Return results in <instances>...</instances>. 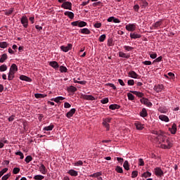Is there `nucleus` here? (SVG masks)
<instances>
[{"label": "nucleus", "mask_w": 180, "mask_h": 180, "mask_svg": "<svg viewBox=\"0 0 180 180\" xmlns=\"http://www.w3.org/2000/svg\"><path fill=\"white\" fill-rule=\"evenodd\" d=\"M11 176V173H8L2 176L1 180H8V179Z\"/></svg>", "instance_id": "54"}, {"label": "nucleus", "mask_w": 180, "mask_h": 180, "mask_svg": "<svg viewBox=\"0 0 180 180\" xmlns=\"http://www.w3.org/2000/svg\"><path fill=\"white\" fill-rule=\"evenodd\" d=\"M162 56H159L158 58H156L154 60V63H160V61H162Z\"/></svg>", "instance_id": "60"}, {"label": "nucleus", "mask_w": 180, "mask_h": 180, "mask_svg": "<svg viewBox=\"0 0 180 180\" xmlns=\"http://www.w3.org/2000/svg\"><path fill=\"white\" fill-rule=\"evenodd\" d=\"M79 33L82 34H91V30L88 28H83L80 30Z\"/></svg>", "instance_id": "17"}, {"label": "nucleus", "mask_w": 180, "mask_h": 180, "mask_svg": "<svg viewBox=\"0 0 180 180\" xmlns=\"http://www.w3.org/2000/svg\"><path fill=\"white\" fill-rule=\"evenodd\" d=\"M166 144L165 143L161 144L160 145L161 148H164L165 150H169V148L172 147V143H171V141H169V139H167Z\"/></svg>", "instance_id": "6"}, {"label": "nucleus", "mask_w": 180, "mask_h": 180, "mask_svg": "<svg viewBox=\"0 0 180 180\" xmlns=\"http://www.w3.org/2000/svg\"><path fill=\"white\" fill-rule=\"evenodd\" d=\"M49 65L55 70H58V68H60V65H58V63H57V61H51L49 63Z\"/></svg>", "instance_id": "12"}, {"label": "nucleus", "mask_w": 180, "mask_h": 180, "mask_svg": "<svg viewBox=\"0 0 180 180\" xmlns=\"http://www.w3.org/2000/svg\"><path fill=\"white\" fill-rule=\"evenodd\" d=\"M68 174H69V175H71V176H78V172L74 169L69 170Z\"/></svg>", "instance_id": "24"}, {"label": "nucleus", "mask_w": 180, "mask_h": 180, "mask_svg": "<svg viewBox=\"0 0 180 180\" xmlns=\"http://www.w3.org/2000/svg\"><path fill=\"white\" fill-rule=\"evenodd\" d=\"M130 37H131V39H140V37H141V35H140V34H137V33H131Z\"/></svg>", "instance_id": "30"}, {"label": "nucleus", "mask_w": 180, "mask_h": 180, "mask_svg": "<svg viewBox=\"0 0 180 180\" xmlns=\"http://www.w3.org/2000/svg\"><path fill=\"white\" fill-rule=\"evenodd\" d=\"M77 89H76V87L75 86H70V91H71V92H77Z\"/></svg>", "instance_id": "57"}, {"label": "nucleus", "mask_w": 180, "mask_h": 180, "mask_svg": "<svg viewBox=\"0 0 180 180\" xmlns=\"http://www.w3.org/2000/svg\"><path fill=\"white\" fill-rule=\"evenodd\" d=\"M59 68H60V72H67V71H68V70L67 69V67L65 66L61 65L59 67Z\"/></svg>", "instance_id": "40"}, {"label": "nucleus", "mask_w": 180, "mask_h": 180, "mask_svg": "<svg viewBox=\"0 0 180 180\" xmlns=\"http://www.w3.org/2000/svg\"><path fill=\"white\" fill-rule=\"evenodd\" d=\"M32 160H33V158H32L31 155H28L25 158V162H27V164H29V162H30V161H32Z\"/></svg>", "instance_id": "46"}, {"label": "nucleus", "mask_w": 180, "mask_h": 180, "mask_svg": "<svg viewBox=\"0 0 180 180\" xmlns=\"http://www.w3.org/2000/svg\"><path fill=\"white\" fill-rule=\"evenodd\" d=\"M140 102L143 103V105H146L148 108H151V106H153V103L150 102V101H148V99L146 98H141Z\"/></svg>", "instance_id": "7"}, {"label": "nucleus", "mask_w": 180, "mask_h": 180, "mask_svg": "<svg viewBox=\"0 0 180 180\" xmlns=\"http://www.w3.org/2000/svg\"><path fill=\"white\" fill-rule=\"evenodd\" d=\"M47 96L46 94H35L34 97L37 98V99H39L41 98H46Z\"/></svg>", "instance_id": "35"}, {"label": "nucleus", "mask_w": 180, "mask_h": 180, "mask_svg": "<svg viewBox=\"0 0 180 180\" xmlns=\"http://www.w3.org/2000/svg\"><path fill=\"white\" fill-rule=\"evenodd\" d=\"M8 59V55L6 53H4L1 58H0V63H5V60Z\"/></svg>", "instance_id": "34"}, {"label": "nucleus", "mask_w": 180, "mask_h": 180, "mask_svg": "<svg viewBox=\"0 0 180 180\" xmlns=\"http://www.w3.org/2000/svg\"><path fill=\"white\" fill-rule=\"evenodd\" d=\"M109 109L111 110H116V109H120V105L117 104H111L109 106Z\"/></svg>", "instance_id": "25"}, {"label": "nucleus", "mask_w": 180, "mask_h": 180, "mask_svg": "<svg viewBox=\"0 0 180 180\" xmlns=\"http://www.w3.org/2000/svg\"><path fill=\"white\" fill-rule=\"evenodd\" d=\"M143 64H144L145 65H151V61L146 60L143 62Z\"/></svg>", "instance_id": "63"}, {"label": "nucleus", "mask_w": 180, "mask_h": 180, "mask_svg": "<svg viewBox=\"0 0 180 180\" xmlns=\"http://www.w3.org/2000/svg\"><path fill=\"white\" fill-rule=\"evenodd\" d=\"M75 112H77V110L75 108H72L66 113V117H68V119H71V117H72L75 114Z\"/></svg>", "instance_id": "9"}, {"label": "nucleus", "mask_w": 180, "mask_h": 180, "mask_svg": "<svg viewBox=\"0 0 180 180\" xmlns=\"http://www.w3.org/2000/svg\"><path fill=\"white\" fill-rule=\"evenodd\" d=\"M128 85L133 86L134 85V79H129L127 82Z\"/></svg>", "instance_id": "56"}, {"label": "nucleus", "mask_w": 180, "mask_h": 180, "mask_svg": "<svg viewBox=\"0 0 180 180\" xmlns=\"http://www.w3.org/2000/svg\"><path fill=\"white\" fill-rule=\"evenodd\" d=\"M150 58H157V53H150Z\"/></svg>", "instance_id": "62"}, {"label": "nucleus", "mask_w": 180, "mask_h": 180, "mask_svg": "<svg viewBox=\"0 0 180 180\" xmlns=\"http://www.w3.org/2000/svg\"><path fill=\"white\" fill-rule=\"evenodd\" d=\"M101 102L103 105H105V104H106V103H108L109 102V98H104L101 99Z\"/></svg>", "instance_id": "53"}, {"label": "nucleus", "mask_w": 180, "mask_h": 180, "mask_svg": "<svg viewBox=\"0 0 180 180\" xmlns=\"http://www.w3.org/2000/svg\"><path fill=\"white\" fill-rule=\"evenodd\" d=\"M64 99H65V98H64L63 96H58L55 98H52L51 101H53L56 103H58V102H60V101H64Z\"/></svg>", "instance_id": "31"}, {"label": "nucleus", "mask_w": 180, "mask_h": 180, "mask_svg": "<svg viewBox=\"0 0 180 180\" xmlns=\"http://www.w3.org/2000/svg\"><path fill=\"white\" fill-rule=\"evenodd\" d=\"M18 71V66L16 65V64L13 63L11 68H10V72H15Z\"/></svg>", "instance_id": "28"}, {"label": "nucleus", "mask_w": 180, "mask_h": 180, "mask_svg": "<svg viewBox=\"0 0 180 180\" xmlns=\"http://www.w3.org/2000/svg\"><path fill=\"white\" fill-rule=\"evenodd\" d=\"M128 76L130 77L131 78H134V79H139L140 78V76L136 73L134 70H131L128 73Z\"/></svg>", "instance_id": "10"}, {"label": "nucleus", "mask_w": 180, "mask_h": 180, "mask_svg": "<svg viewBox=\"0 0 180 180\" xmlns=\"http://www.w3.org/2000/svg\"><path fill=\"white\" fill-rule=\"evenodd\" d=\"M8 70V66L4 64L0 66V72H4Z\"/></svg>", "instance_id": "36"}, {"label": "nucleus", "mask_w": 180, "mask_h": 180, "mask_svg": "<svg viewBox=\"0 0 180 180\" xmlns=\"http://www.w3.org/2000/svg\"><path fill=\"white\" fill-rule=\"evenodd\" d=\"M13 13V8H10L9 10L6 11L5 15L6 16H9V15H12Z\"/></svg>", "instance_id": "44"}, {"label": "nucleus", "mask_w": 180, "mask_h": 180, "mask_svg": "<svg viewBox=\"0 0 180 180\" xmlns=\"http://www.w3.org/2000/svg\"><path fill=\"white\" fill-rule=\"evenodd\" d=\"M87 23L85 21H74L71 22L72 26H78V27H85L86 26Z\"/></svg>", "instance_id": "2"}, {"label": "nucleus", "mask_w": 180, "mask_h": 180, "mask_svg": "<svg viewBox=\"0 0 180 180\" xmlns=\"http://www.w3.org/2000/svg\"><path fill=\"white\" fill-rule=\"evenodd\" d=\"M44 178V176L40 175V174L35 175L34 176V179L35 180H43Z\"/></svg>", "instance_id": "38"}, {"label": "nucleus", "mask_w": 180, "mask_h": 180, "mask_svg": "<svg viewBox=\"0 0 180 180\" xmlns=\"http://www.w3.org/2000/svg\"><path fill=\"white\" fill-rule=\"evenodd\" d=\"M15 155H19L20 157V160H23L25 158V155H23V153H22L21 151L16 152Z\"/></svg>", "instance_id": "43"}, {"label": "nucleus", "mask_w": 180, "mask_h": 180, "mask_svg": "<svg viewBox=\"0 0 180 180\" xmlns=\"http://www.w3.org/2000/svg\"><path fill=\"white\" fill-rule=\"evenodd\" d=\"M64 15L65 16H68L69 19H74V13L71 11H65Z\"/></svg>", "instance_id": "21"}, {"label": "nucleus", "mask_w": 180, "mask_h": 180, "mask_svg": "<svg viewBox=\"0 0 180 180\" xmlns=\"http://www.w3.org/2000/svg\"><path fill=\"white\" fill-rule=\"evenodd\" d=\"M106 39V35L105 34H102L101 36L99 37L98 40L101 42L105 41V39Z\"/></svg>", "instance_id": "48"}, {"label": "nucleus", "mask_w": 180, "mask_h": 180, "mask_svg": "<svg viewBox=\"0 0 180 180\" xmlns=\"http://www.w3.org/2000/svg\"><path fill=\"white\" fill-rule=\"evenodd\" d=\"M162 22H164V20L162 19L159 20L158 21H157L153 25V27H154V29L161 27V26H162Z\"/></svg>", "instance_id": "11"}, {"label": "nucleus", "mask_w": 180, "mask_h": 180, "mask_svg": "<svg viewBox=\"0 0 180 180\" xmlns=\"http://www.w3.org/2000/svg\"><path fill=\"white\" fill-rule=\"evenodd\" d=\"M21 24L25 29H27V27L29 26V20L27 19V16L23 15L21 18Z\"/></svg>", "instance_id": "5"}, {"label": "nucleus", "mask_w": 180, "mask_h": 180, "mask_svg": "<svg viewBox=\"0 0 180 180\" xmlns=\"http://www.w3.org/2000/svg\"><path fill=\"white\" fill-rule=\"evenodd\" d=\"M135 126L137 130H143V129H144V126L140 122L135 123Z\"/></svg>", "instance_id": "32"}, {"label": "nucleus", "mask_w": 180, "mask_h": 180, "mask_svg": "<svg viewBox=\"0 0 180 180\" xmlns=\"http://www.w3.org/2000/svg\"><path fill=\"white\" fill-rule=\"evenodd\" d=\"M39 171L44 175H46V174H47V169L46 168V166H44V165L43 164H41V166L39 167Z\"/></svg>", "instance_id": "15"}, {"label": "nucleus", "mask_w": 180, "mask_h": 180, "mask_svg": "<svg viewBox=\"0 0 180 180\" xmlns=\"http://www.w3.org/2000/svg\"><path fill=\"white\" fill-rule=\"evenodd\" d=\"M157 139L160 143H164V144H166L167 140H169L168 138H167V136H165L164 133L159 134Z\"/></svg>", "instance_id": "1"}, {"label": "nucleus", "mask_w": 180, "mask_h": 180, "mask_svg": "<svg viewBox=\"0 0 180 180\" xmlns=\"http://www.w3.org/2000/svg\"><path fill=\"white\" fill-rule=\"evenodd\" d=\"M139 115H140L141 117H147L148 116V113L147 112V110L144 108H142Z\"/></svg>", "instance_id": "13"}, {"label": "nucleus", "mask_w": 180, "mask_h": 180, "mask_svg": "<svg viewBox=\"0 0 180 180\" xmlns=\"http://www.w3.org/2000/svg\"><path fill=\"white\" fill-rule=\"evenodd\" d=\"M123 167H124V169H126V171H129V169H130V165H129V161L125 160L124 162Z\"/></svg>", "instance_id": "33"}, {"label": "nucleus", "mask_w": 180, "mask_h": 180, "mask_svg": "<svg viewBox=\"0 0 180 180\" xmlns=\"http://www.w3.org/2000/svg\"><path fill=\"white\" fill-rule=\"evenodd\" d=\"M124 50H126L127 51H131V50H133V47L131 46H124Z\"/></svg>", "instance_id": "58"}, {"label": "nucleus", "mask_w": 180, "mask_h": 180, "mask_svg": "<svg viewBox=\"0 0 180 180\" xmlns=\"http://www.w3.org/2000/svg\"><path fill=\"white\" fill-rule=\"evenodd\" d=\"M20 79H21V81H26L27 82H32V79L25 75L20 76Z\"/></svg>", "instance_id": "20"}, {"label": "nucleus", "mask_w": 180, "mask_h": 180, "mask_svg": "<svg viewBox=\"0 0 180 180\" xmlns=\"http://www.w3.org/2000/svg\"><path fill=\"white\" fill-rule=\"evenodd\" d=\"M155 174L156 176H164V172L161 169V167H155Z\"/></svg>", "instance_id": "8"}, {"label": "nucleus", "mask_w": 180, "mask_h": 180, "mask_svg": "<svg viewBox=\"0 0 180 180\" xmlns=\"http://www.w3.org/2000/svg\"><path fill=\"white\" fill-rule=\"evenodd\" d=\"M72 49V46H60V50H62V51H64L65 53H67L68 51H70V50H71Z\"/></svg>", "instance_id": "14"}, {"label": "nucleus", "mask_w": 180, "mask_h": 180, "mask_svg": "<svg viewBox=\"0 0 180 180\" xmlns=\"http://www.w3.org/2000/svg\"><path fill=\"white\" fill-rule=\"evenodd\" d=\"M159 119L162 120V122H169V118L165 115H159Z\"/></svg>", "instance_id": "23"}, {"label": "nucleus", "mask_w": 180, "mask_h": 180, "mask_svg": "<svg viewBox=\"0 0 180 180\" xmlns=\"http://www.w3.org/2000/svg\"><path fill=\"white\" fill-rule=\"evenodd\" d=\"M119 57H121L122 58H130V54L120 51Z\"/></svg>", "instance_id": "18"}, {"label": "nucleus", "mask_w": 180, "mask_h": 180, "mask_svg": "<svg viewBox=\"0 0 180 180\" xmlns=\"http://www.w3.org/2000/svg\"><path fill=\"white\" fill-rule=\"evenodd\" d=\"M15 72H11L9 70V72L8 74V81H12V79H13L15 78Z\"/></svg>", "instance_id": "22"}, {"label": "nucleus", "mask_w": 180, "mask_h": 180, "mask_svg": "<svg viewBox=\"0 0 180 180\" xmlns=\"http://www.w3.org/2000/svg\"><path fill=\"white\" fill-rule=\"evenodd\" d=\"M137 175H139V172L133 171L131 173V178H137Z\"/></svg>", "instance_id": "52"}, {"label": "nucleus", "mask_w": 180, "mask_h": 180, "mask_svg": "<svg viewBox=\"0 0 180 180\" xmlns=\"http://www.w3.org/2000/svg\"><path fill=\"white\" fill-rule=\"evenodd\" d=\"M134 9L135 12H138L139 9H140V6H139V4L135 5Z\"/></svg>", "instance_id": "61"}, {"label": "nucleus", "mask_w": 180, "mask_h": 180, "mask_svg": "<svg viewBox=\"0 0 180 180\" xmlns=\"http://www.w3.org/2000/svg\"><path fill=\"white\" fill-rule=\"evenodd\" d=\"M164 88V86H162V84H159L158 86H155L154 87V90L157 92H161V91H162V89Z\"/></svg>", "instance_id": "29"}, {"label": "nucleus", "mask_w": 180, "mask_h": 180, "mask_svg": "<svg viewBox=\"0 0 180 180\" xmlns=\"http://www.w3.org/2000/svg\"><path fill=\"white\" fill-rule=\"evenodd\" d=\"M147 6H148V2H147V1L146 0H143L141 1V7L143 8H147Z\"/></svg>", "instance_id": "37"}, {"label": "nucleus", "mask_w": 180, "mask_h": 180, "mask_svg": "<svg viewBox=\"0 0 180 180\" xmlns=\"http://www.w3.org/2000/svg\"><path fill=\"white\" fill-rule=\"evenodd\" d=\"M64 108H65L66 109H69V108H71V104H70L68 102H65L64 103Z\"/></svg>", "instance_id": "59"}, {"label": "nucleus", "mask_w": 180, "mask_h": 180, "mask_svg": "<svg viewBox=\"0 0 180 180\" xmlns=\"http://www.w3.org/2000/svg\"><path fill=\"white\" fill-rule=\"evenodd\" d=\"M103 126H104V127L107 129V131H108V130H110V125L109 124V123L105 122V121H103Z\"/></svg>", "instance_id": "42"}, {"label": "nucleus", "mask_w": 180, "mask_h": 180, "mask_svg": "<svg viewBox=\"0 0 180 180\" xmlns=\"http://www.w3.org/2000/svg\"><path fill=\"white\" fill-rule=\"evenodd\" d=\"M61 8H63V9H68L69 11H72V3L70 1H65L62 4Z\"/></svg>", "instance_id": "4"}, {"label": "nucleus", "mask_w": 180, "mask_h": 180, "mask_svg": "<svg viewBox=\"0 0 180 180\" xmlns=\"http://www.w3.org/2000/svg\"><path fill=\"white\" fill-rule=\"evenodd\" d=\"M136 27H137L136 23H129L125 26V29L126 30H127V32H134Z\"/></svg>", "instance_id": "3"}, {"label": "nucleus", "mask_w": 180, "mask_h": 180, "mask_svg": "<svg viewBox=\"0 0 180 180\" xmlns=\"http://www.w3.org/2000/svg\"><path fill=\"white\" fill-rule=\"evenodd\" d=\"M131 92V94H134V95H136L138 96V98H143V96H144V94H143L140 91H132Z\"/></svg>", "instance_id": "26"}, {"label": "nucleus", "mask_w": 180, "mask_h": 180, "mask_svg": "<svg viewBox=\"0 0 180 180\" xmlns=\"http://www.w3.org/2000/svg\"><path fill=\"white\" fill-rule=\"evenodd\" d=\"M139 165L140 167H144V160L143 159H139Z\"/></svg>", "instance_id": "55"}, {"label": "nucleus", "mask_w": 180, "mask_h": 180, "mask_svg": "<svg viewBox=\"0 0 180 180\" xmlns=\"http://www.w3.org/2000/svg\"><path fill=\"white\" fill-rule=\"evenodd\" d=\"M8 122H13L15 120V115H11L10 117L8 119Z\"/></svg>", "instance_id": "64"}, {"label": "nucleus", "mask_w": 180, "mask_h": 180, "mask_svg": "<svg viewBox=\"0 0 180 180\" xmlns=\"http://www.w3.org/2000/svg\"><path fill=\"white\" fill-rule=\"evenodd\" d=\"M54 129V124H50L48 127H44L43 130L44 131H51Z\"/></svg>", "instance_id": "27"}, {"label": "nucleus", "mask_w": 180, "mask_h": 180, "mask_svg": "<svg viewBox=\"0 0 180 180\" xmlns=\"http://www.w3.org/2000/svg\"><path fill=\"white\" fill-rule=\"evenodd\" d=\"M142 176L143 178H150V176H151V172H144L142 174Z\"/></svg>", "instance_id": "41"}, {"label": "nucleus", "mask_w": 180, "mask_h": 180, "mask_svg": "<svg viewBox=\"0 0 180 180\" xmlns=\"http://www.w3.org/2000/svg\"><path fill=\"white\" fill-rule=\"evenodd\" d=\"M115 171H117L118 174H123V168H122L120 166H117L115 169Z\"/></svg>", "instance_id": "45"}, {"label": "nucleus", "mask_w": 180, "mask_h": 180, "mask_svg": "<svg viewBox=\"0 0 180 180\" xmlns=\"http://www.w3.org/2000/svg\"><path fill=\"white\" fill-rule=\"evenodd\" d=\"M19 172H20V168L19 167H14L13 169V174H14V175H16L17 174H19Z\"/></svg>", "instance_id": "39"}, {"label": "nucleus", "mask_w": 180, "mask_h": 180, "mask_svg": "<svg viewBox=\"0 0 180 180\" xmlns=\"http://www.w3.org/2000/svg\"><path fill=\"white\" fill-rule=\"evenodd\" d=\"M129 101H134V96L131 93L127 94Z\"/></svg>", "instance_id": "47"}, {"label": "nucleus", "mask_w": 180, "mask_h": 180, "mask_svg": "<svg viewBox=\"0 0 180 180\" xmlns=\"http://www.w3.org/2000/svg\"><path fill=\"white\" fill-rule=\"evenodd\" d=\"M169 130L172 134H175V133H176V124L174 123L172 128H169Z\"/></svg>", "instance_id": "19"}, {"label": "nucleus", "mask_w": 180, "mask_h": 180, "mask_svg": "<svg viewBox=\"0 0 180 180\" xmlns=\"http://www.w3.org/2000/svg\"><path fill=\"white\" fill-rule=\"evenodd\" d=\"M94 27H95L96 29H99V28L102 27V23L97 22H96V23L94 25Z\"/></svg>", "instance_id": "51"}, {"label": "nucleus", "mask_w": 180, "mask_h": 180, "mask_svg": "<svg viewBox=\"0 0 180 180\" xmlns=\"http://www.w3.org/2000/svg\"><path fill=\"white\" fill-rule=\"evenodd\" d=\"M82 98L86 101H95V99H96L91 95H82Z\"/></svg>", "instance_id": "16"}, {"label": "nucleus", "mask_w": 180, "mask_h": 180, "mask_svg": "<svg viewBox=\"0 0 180 180\" xmlns=\"http://www.w3.org/2000/svg\"><path fill=\"white\" fill-rule=\"evenodd\" d=\"M6 172H8V168H4L1 171H0V178L3 176V175L6 174Z\"/></svg>", "instance_id": "49"}, {"label": "nucleus", "mask_w": 180, "mask_h": 180, "mask_svg": "<svg viewBox=\"0 0 180 180\" xmlns=\"http://www.w3.org/2000/svg\"><path fill=\"white\" fill-rule=\"evenodd\" d=\"M83 165H84V162L82 160H79L74 164L75 167H79Z\"/></svg>", "instance_id": "50"}]
</instances>
